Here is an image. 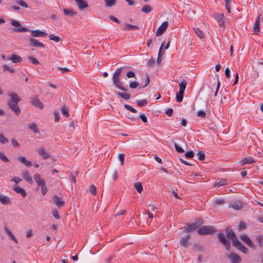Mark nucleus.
<instances>
[{
    "label": "nucleus",
    "mask_w": 263,
    "mask_h": 263,
    "mask_svg": "<svg viewBox=\"0 0 263 263\" xmlns=\"http://www.w3.org/2000/svg\"><path fill=\"white\" fill-rule=\"evenodd\" d=\"M9 96L10 99L8 101L7 105L12 111L14 112L16 116L20 115L21 110L18 105V103L21 101V98L15 92L10 93Z\"/></svg>",
    "instance_id": "nucleus-1"
},
{
    "label": "nucleus",
    "mask_w": 263,
    "mask_h": 263,
    "mask_svg": "<svg viewBox=\"0 0 263 263\" xmlns=\"http://www.w3.org/2000/svg\"><path fill=\"white\" fill-rule=\"evenodd\" d=\"M123 67L118 68L114 72L112 76L113 84L117 88L124 91H127V89L123 86V83L120 80V76L122 73Z\"/></svg>",
    "instance_id": "nucleus-2"
},
{
    "label": "nucleus",
    "mask_w": 263,
    "mask_h": 263,
    "mask_svg": "<svg viewBox=\"0 0 263 263\" xmlns=\"http://www.w3.org/2000/svg\"><path fill=\"white\" fill-rule=\"evenodd\" d=\"M33 178L38 186L41 187V193L43 195H45L47 191V187L46 185L45 181L44 179L41 178L39 174H35L33 176Z\"/></svg>",
    "instance_id": "nucleus-3"
},
{
    "label": "nucleus",
    "mask_w": 263,
    "mask_h": 263,
    "mask_svg": "<svg viewBox=\"0 0 263 263\" xmlns=\"http://www.w3.org/2000/svg\"><path fill=\"white\" fill-rule=\"evenodd\" d=\"M11 24L14 27H18L17 28H12L11 31L12 32H23L30 31L29 29L25 27L21 26V23L17 21L11 20Z\"/></svg>",
    "instance_id": "nucleus-4"
},
{
    "label": "nucleus",
    "mask_w": 263,
    "mask_h": 263,
    "mask_svg": "<svg viewBox=\"0 0 263 263\" xmlns=\"http://www.w3.org/2000/svg\"><path fill=\"white\" fill-rule=\"evenodd\" d=\"M215 231V229L212 226H202L199 228L197 232L200 235H205L213 234Z\"/></svg>",
    "instance_id": "nucleus-5"
},
{
    "label": "nucleus",
    "mask_w": 263,
    "mask_h": 263,
    "mask_svg": "<svg viewBox=\"0 0 263 263\" xmlns=\"http://www.w3.org/2000/svg\"><path fill=\"white\" fill-rule=\"evenodd\" d=\"M217 237L219 241L223 244L226 249L227 250H230L231 248V242L227 239L225 235L222 233H219L218 234Z\"/></svg>",
    "instance_id": "nucleus-6"
},
{
    "label": "nucleus",
    "mask_w": 263,
    "mask_h": 263,
    "mask_svg": "<svg viewBox=\"0 0 263 263\" xmlns=\"http://www.w3.org/2000/svg\"><path fill=\"white\" fill-rule=\"evenodd\" d=\"M30 103L34 107L40 109L44 107L43 103L40 100L38 96H35L30 98Z\"/></svg>",
    "instance_id": "nucleus-7"
},
{
    "label": "nucleus",
    "mask_w": 263,
    "mask_h": 263,
    "mask_svg": "<svg viewBox=\"0 0 263 263\" xmlns=\"http://www.w3.org/2000/svg\"><path fill=\"white\" fill-rule=\"evenodd\" d=\"M239 237L244 242H245L247 244L248 246L253 249H255V245L253 243L252 240L250 239V238L247 235L243 234L240 235Z\"/></svg>",
    "instance_id": "nucleus-8"
},
{
    "label": "nucleus",
    "mask_w": 263,
    "mask_h": 263,
    "mask_svg": "<svg viewBox=\"0 0 263 263\" xmlns=\"http://www.w3.org/2000/svg\"><path fill=\"white\" fill-rule=\"evenodd\" d=\"M168 26V23L167 22H164L162 23L160 26L157 29L156 32V35L157 36L161 35L166 30Z\"/></svg>",
    "instance_id": "nucleus-9"
},
{
    "label": "nucleus",
    "mask_w": 263,
    "mask_h": 263,
    "mask_svg": "<svg viewBox=\"0 0 263 263\" xmlns=\"http://www.w3.org/2000/svg\"><path fill=\"white\" fill-rule=\"evenodd\" d=\"M36 152L40 156H42L44 159H47L50 157V155L46 151L43 147H40L36 149Z\"/></svg>",
    "instance_id": "nucleus-10"
},
{
    "label": "nucleus",
    "mask_w": 263,
    "mask_h": 263,
    "mask_svg": "<svg viewBox=\"0 0 263 263\" xmlns=\"http://www.w3.org/2000/svg\"><path fill=\"white\" fill-rule=\"evenodd\" d=\"M232 263H240L242 259L239 255L236 253H231L228 256Z\"/></svg>",
    "instance_id": "nucleus-11"
},
{
    "label": "nucleus",
    "mask_w": 263,
    "mask_h": 263,
    "mask_svg": "<svg viewBox=\"0 0 263 263\" xmlns=\"http://www.w3.org/2000/svg\"><path fill=\"white\" fill-rule=\"evenodd\" d=\"M29 44L31 47L44 48L45 46L43 43L39 42L34 38H30L29 39Z\"/></svg>",
    "instance_id": "nucleus-12"
},
{
    "label": "nucleus",
    "mask_w": 263,
    "mask_h": 263,
    "mask_svg": "<svg viewBox=\"0 0 263 263\" xmlns=\"http://www.w3.org/2000/svg\"><path fill=\"white\" fill-rule=\"evenodd\" d=\"M53 201L55 204L60 209L61 207L64 206L65 202L62 200V199L57 195H54L52 198Z\"/></svg>",
    "instance_id": "nucleus-13"
},
{
    "label": "nucleus",
    "mask_w": 263,
    "mask_h": 263,
    "mask_svg": "<svg viewBox=\"0 0 263 263\" xmlns=\"http://www.w3.org/2000/svg\"><path fill=\"white\" fill-rule=\"evenodd\" d=\"M190 239V235L189 234L185 237H183L180 240V245L183 247L187 248L190 244L189 242Z\"/></svg>",
    "instance_id": "nucleus-14"
},
{
    "label": "nucleus",
    "mask_w": 263,
    "mask_h": 263,
    "mask_svg": "<svg viewBox=\"0 0 263 263\" xmlns=\"http://www.w3.org/2000/svg\"><path fill=\"white\" fill-rule=\"evenodd\" d=\"M31 35L34 37H45L47 35V33L45 31H41L40 30H34L30 31Z\"/></svg>",
    "instance_id": "nucleus-15"
},
{
    "label": "nucleus",
    "mask_w": 263,
    "mask_h": 263,
    "mask_svg": "<svg viewBox=\"0 0 263 263\" xmlns=\"http://www.w3.org/2000/svg\"><path fill=\"white\" fill-rule=\"evenodd\" d=\"M256 161L253 158L251 157H246L241 160L240 163L242 165H244L248 164H253Z\"/></svg>",
    "instance_id": "nucleus-16"
},
{
    "label": "nucleus",
    "mask_w": 263,
    "mask_h": 263,
    "mask_svg": "<svg viewBox=\"0 0 263 263\" xmlns=\"http://www.w3.org/2000/svg\"><path fill=\"white\" fill-rule=\"evenodd\" d=\"M198 228V226L195 223L189 224L187 227L182 231L183 233H190L195 231Z\"/></svg>",
    "instance_id": "nucleus-17"
},
{
    "label": "nucleus",
    "mask_w": 263,
    "mask_h": 263,
    "mask_svg": "<svg viewBox=\"0 0 263 263\" xmlns=\"http://www.w3.org/2000/svg\"><path fill=\"white\" fill-rule=\"evenodd\" d=\"M76 3L79 9L83 10L84 8H86L88 7V5L87 2L84 0H74Z\"/></svg>",
    "instance_id": "nucleus-18"
},
{
    "label": "nucleus",
    "mask_w": 263,
    "mask_h": 263,
    "mask_svg": "<svg viewBox=\"0 0 263 263\" xmlns=\"http://www.w3.org/2000/svg\"><path fill=\"white\" fill-rule=\"evenodd\" d=\"M214 18L217 21L219 26H221L224 25V17L223 14L216 13L214 14Z\"/></svg>",
    "instance_id": "nucleus-19"
},
{
    "label": "nucleus",
    "mask_w": 263,
    "mask_h": 263,
    "mask_svg": "<svg viewBox=\"0 0 263 263\" xmlns=\"http://www.w3.org/2000/svg\"><path fill=\"white\" fill-rule=\"evenodd\" d=\"M7 60H11L13 63H21L23 61L22 58L20 56L15 54H12Z\"/></svg>",
    "instance_id": "nucleus-20"
},
{
    "label": "nucleus",
    "mask_w": 263,
    "mask_h": 263,
    "mask_svg": "<svg viewBox=\"0 0 263 263\" xmlns=\"http://www.w3.org/2000/svg\"><path fill=\"white\" fill-rule=\"evenodd\" d=\"M226 234L227 237L229 239H232L236 236L232 229L228 227L226 229Z\"/></svg>",
    "instance_id": "nucleus-21"
},
{
    "label": "nucleus",
    "mask_w": 263,
    "mask_h": 263,
    "mask_svg": "<svg viewBox=\"0 0 263 263\" xmlns=\"http://www.w3.org/2000/svg\"><path fill=\"white\" fill-rule=\"evenodd\" d=\"M22 175L24 179L26 180L28 182H29L31 184H32L33 181L32 178L27 171L23 172L22 173Z\"/></svg>",
    "instance_id": "nucleus-22"
},
{
    "label": "nucleus",
    "mask_w": 263,
    "mask_h": 263,
    "mask_svg": "<svg viewBox=\"0 0 263 263\" xmlns=\"http://www.w3.org/2000/svg\"><path fill=\"white\" fill-rule=\"evenodd\" d=\"M13 189L16 193L21 194L23 197H25L27 196V194L25 190L21 187L18 186H14Z\"/></svg>",
    "instance_id": "nucleus-23"
},
{
    "label": "nucleus",
    "mask_w": 263,
    "mask_h": 263,
    "mask_svg": "<svg viewBox=\"0 0 263 263\" xmlns=\"http://www.w3.org/2000/svg\"><path fill=\"white\" fill-rule=\"evenodd\" d=\"M63 13L65 15L69 17H72L77 14V12L72 9H64Z\"/></svg>",
    "instance_id": "nucleus-24"
},
{
    "label": "nucleus",
    "mask_w": 263,
    "mask_h": 263,
    "mask_svg": "<svg viewBox=\"0 0 263 263\" xmlns=\"http://www.w3.org/2000/svg\"><path fill=\"white\" fill-rule=\"evenodd\" d=\"M0 202L3 204H11V201L9 197L0 195Z\"/></svg>",
    "instance_id": "nucleus-25"
},
{
    "label": "nucleus",
    "mask_w": 263,
    "mask_h": 263,
    "mask_svg": "<svg viewBox=\"0 0 263 263\" xmlns=\"http://www.w3.org/2000/svg\"><path fill=\"white\" fill-rule=\"evenodd\" d=\"M226 184H227V180L224 179H221L216 181L215 186L219 187Z\"/></svg>",
    "instance_id": "nucleus-26"
},
{
    "label": "nucleus",
    "mask_w": 263,
    "mask_h": 263,
    "mask_svg": "<svg viewBox=\"0 0 263 263\" xmlns=\"http://www.w3.org/2000/svg\"><path fill=\"white\" fill-rule=\"evenodd\" d=\"M187 82L185 80H182L180 83H179V90L180 91L184 92V90L186 88Z\"/></svg>",
    "instance_id": "nucleus-27"
},
{
    "label": "nucleus",
    "mask_w": 263,
    "mask_h": 263,
    "mask_svg": "<svg viewBox=\"0 0 263 263\" xmlns=\"http://www.w3.org/2000/svg\"><path fill=\"white\" fill-rule=\"evenodd\" d=\"M152 10V7L148 5H144L141 9V11L146 14L149 13Z\"/></svg>",
    "instance_id": "nucleus-28"
},
{
    "label": "nucleus",
    "mask_w": 263,
    "mask_h": 263,
    "mask_svg": "<svg viewBox=\"0 0 263 263\" xmlns=\"http://www.w3.org/2000/svg\"><path fill=\"white\" fill-rule=\"evenodd\" d=\"M28 128L33 131L34 133H39V130L37 125L35 123H31L28 124Z\"/></svg>",
    "instance_id": "nucleus-29"
},
{
    "label": "nucleus",
    "mask_w": 263,
    "mask_h": 263,
    "mask_svg": "<svg viewBox=\"0 0 263 263\" xmlns=\"http://www.w3.org/2000/svg\"><path fill=\"white\" fill-rule=\"evenodd\" d=\"M116 95L125 100H129L131 98L130 95L129 93H126V92L123 93V92H117Z\"/></svg>",
    "instance_id": "nucleus-30"
},
{
    "label": "nucleus",
    "mask_w": 263,
    "mask_h": 263,
    "mask_svg": "<svg viewBox=\"0 0 263 263\" xmlns=\"http://www.w3.org/2000/svg\"><path fill=\"white\" fill-rule=\"evenodd\" d=\"M125 28H124V30H132V29H135V30H139V27L137 26H135L133 25H130L128 23H125Z\"/></svg>",
    "instance_id": "nucleus-31"
},
{
    "label": "nucleus",
    "mask_w": 263,
    "mask_h": 263,
    "mask_svg": "<svg viewBox=\"0 0 263 263\" xmlns=\"http://www.w3.org/2000/svg\"><path fill=\"white\" fill-rule=\"evenodd\" d=\"M184 93V92H183L179 91V92L176 93V101L177 102L180 103L182 101L183 99Z\"/></svg>",
    "instance_id": "nucleus-32"
},
{
    "label": "nucleus",
    "mask_w": 263,
    "mask_h": 263,
    "mask_svg": "<svg viewBox=\"0 0 263 263\" xmlns=\"http://www.w3.org/2000/svg\"><path fill=\"white\" fill-rule=\"evenodd\" d=\"M242 205L240 202H236L229 205V208H232L235 210H239L241 209Z\"/></svg>",
    "instance_id": "nucleus-33"
},
{
    "label": "nucleus",
    "mask_w": 263,
    "mask_h": 263,
    "mask_svg": "<svg viewBox=\"0 0 263 263\" xmlns=\"http://www.w3.org/2000/svg\"><path fill=\"white\" fill-rule=\"evenodd\" d=\"M237 249L244 254H247L249 253V249L246 247H245L244 245H243L242 243H241L237 248Z\"/></svg>",
    "instance_id": "nucleus-34"
},
{
    "label": "nucleus",
    "mask_w": 263,
    "mask_h": 263,
    "mask_svg": "<svg viewBox=\"0 0 263 263\" xmlns=\"http://www.w3.org/2000/svg\"><path fill=\"white\" fill-rule=\"evenodd\" d=\"M134 187L139 193H141L143 191V186L141 182H138L134 184Z\"/></svg>",
    "instance_id": "nucleus-35"
},
{
    "label": "nucleus",
    "mask_w": 263,
    "mask_h": 263,
    "mask_svg": "<svg viewBox=\"0 0 263 263\" xmlns=\"http://www.w3.org/2000/svg\"><path fill=\"white\" fill-rule=\"evenodd\" d=\"M256 240L260 248H262L263 247V236L259 235H257Z\"/></svg>",
    "instance_id": "nucleus-36"
},
{
    "label": "nucleus",
    "mask_w": 263,
    "mask_h": 263,
    "mask_svg": "<svg viewBox=\"0 0 263 263\" xmlns=\"http://www.w3.org/2000/svg\"><path fill=\"white\" fill-rule=\"evenodd\" d=\"M106 7H111L115 5L116 3V0H104Z\"/></svg>",
    "instance_id": "nucleus-37"
},
{
    "label": "nucleus",
    "mask_w": 263,
    "mask_h": 263,
    "mask_svg": "<svg viewBox=\"0 0 263 263\" xmlns=\"http://www.w3.org/2000/svg\"><path fill=\"white\" fill-rule=\"evenodd\" d=\"M148 103V101L146 99H143L141 100H138L136 102L137 105L140 107L145 106Z\"/></svg>",
    "instance_id": "nucleus-38"
},
{
    "label": "nucleus",
    "mask_w": 263,
    "mask_h": 263,
    "mask_svg": "<svg viewBox=\"0 0 263 263\" xmlns=\"http://www.w3.org/2000/svg\"><path fill=\"white\" fill-rule=\"evenodd\" d=\"M194 30L196 34L200 39H202L203 38L204 36L203 33L200 29H199L198 28H194Z\"/></svg>",
    "instance_id": "nucleus-39"
},
{
    "label": "nucleus",
    "mask_w": 263,
    "mask_h": 263,
    "mask_svg": "<svg viewBox=\"0 0 263 263\" xmlns=\"http://www.w3.org/2000/svg\"><path fill=\"white\" fill-rule=\"evenodd\" d=\"M241 243L236 236L232 239V245L234 247L237 248Z\"/></svg>",
    "instance_id": "nucleus-40"
},
{
    "label": "nucleus",
    "mask_w": 263,
    "mask_h": 263,
    "mask_svg": "<svg viewBox=\"0 0 263 263\" xmlns=\"http://www.w3.org/2000/svg\"><path fill=\"white\" fill-rule=\"evenodd\" d=\"M61 111L62 114L65 116L66 117H69V109L66 107H63L61 108Z\"/></svg>",
    "instance_id": "nucleus-41"
},
{
    "label": "nucleus",
    "mask_w": 263,
    "mask_h": 263,
    "mask_svg": "<svg viewBox=\"0 0 263 263\" xmlns=\"http://www.w3.org/2000/svg\"><path fill=\"white\" fill-rule=\"evenodd\" d=\"M49 40L54 41L55 42H59L61 41V39L59 36L54 35L52 34H49Z\"/></svg>",
    "instance_id": "nucleus-42"
},
{
    "label": "nucleus",
    "mask_w": 263,
    "mask_h": 263,
    "mask_svg": "<svg viewBox=\"0 0 263 263\" xmlns=\"http://www.w3.org/2000/svg\"><path fill=\"white\" fill-rule=\"evenodd\" d=\"M8 142V139L6 138L3 134H0V143L2 144H6Z\"/></svg>",
    "instance_id": "nucleus-43"
},
{
    "label": "nucleus",
    "mask_w": 263,
    "mask_h": 263,
    "mask_svg": "<svg viewBox=\"0 0 263 263\" xmlns=\"http://www.w3.org/2000/svg\"><path fill=\"white\" fill-rule=\"evenodd\" d=\"M16 3L22 7L28 8L27 4L23 0H16Z\"/></svg>",
    "instance_id": "nucleus-44"
},
{
    "label": "nucleus",
    "mask_w": 263,
    "mask_h": 263,
    "mask_svg": "<svg viewBox=\"0 0 263 263\" xmlns=\"http://www.w3.org/2000/svg\"><path fill=\"white\" fill-rule=\"evenodd\" d=\"M247 228V226L245 222L241 221L238 225V231L245 230Z\"/></svg>",
    "instance_id": "nucleus-45"
},
{
    "label": "nucleus",
    "mask_w": 263,
    "mask_h": 263,
    "mask_svg": "<svg viewBox=\"0 0 263 263\" xmlns=\"http://www.w3.org/2000/svg\"><path fill=\"white\" fill-rule=\"evenodd\" d=\"M0 159L5 162H9L10 160L3 153H0Z\"/></svg>",
    "instance_id": "nucleus-46"
},
{
    "label": "nucleus",
    "mask_w": 263,
    "mask_h": 263,
    "mask_svg": "<svg viewBox=\"0 0 263 263\" xmlns=\"http://www.w3.org/2000/svg\"><path fill=\"white\" fill-rule=\"evenodd\" d=\"M197 155L199 157V158H198L199 160H200L201 161H203V160H204V159H205V154H204L203 152H202V151H199L197 153Z\"/></svg>",
    "instance_id": "nucleus-47"
},
{
    "label": "nucleus",
    "mask_w": 263,
    "mask_h": 263,
    "mask_svg": "<svg viewBox=\"0 0 263 263\" xmlns=\"http://www.w3.org/2000/svg\"><path fill=\"white\" fill-rule=\"evenodd\" d=\"M260 30V26L259 24L257 23H255L254 24V27H253V31L255 34L258 33L259 32Z\"/></svg>",
    "instance_id": "nucleus-48"
},
{
    "label": "nucleus",
    "mask_w": 263,
    "mask_h": 263,
    "mask_svg": "<svg viewBox=\"0 0 263 263\" xmlns=\"http://www.w3.org/2000/svg\"><path fill=\"white\" fill-rule=\"evenodd\" d=\"M124 107L125 108H126V109H127L128 110L132 112L136 113L137 112L135 108H133L131 106L129 105L125 104Z\"/></svg>",
    "instance_id": "nucleus-49"
},
{
    "label": "nucleus",
    "mask_w": 263,
    "mask_h": 263,
    "mask_svg": "<svg viewBox=\"0 0 263 263\" xmlns=\"http://www.w3.org/2000/svg\"><path fill=\"white\" fill-rule=\"evenodd\" d=\"M28 59L33 64L36 65L39 64L38 60L32 56L29 57Z\"/></svg>",
    "instance_id": "nucleus-50"
},
{
    "label": "nucleus",
    "mask_w": 263,
    "mask_h": 263,
    "mask_svg": "<svg viewBox=\"0 0 263 263\" xmlns=\"http://www.w3.org/2000/svg\"><path fill=\"white\" fill-rule=\"evenodd\" d=\"M197 115L202 118H205L206 117V113L205 111L202 110H199L197 112Z\"/></svg>",
    "instance_id": "nucleus-51"
},
{
    "label": "nucleus",
    "mask_w": 263,
    "mask_h": 263,
    "mask_svg": "<svg viewBox=\"0 0 263 263\" xmlns=\"http://www.w3.org/2000/svg\"><path fill=\"white\" fill-rule=\"evenodd\" d=\"M139 85V83L137 81H133L130 82L129 87L132 89L136 88Z\"/></svg>",
    "instance_id": "nucleus-52"
},
{
    "label": "nucleus",
    "mask_w": 263,
    "mask_h": 263,
    "mask_svg": "<svg viewBox=\"0 0 263 263\" xmlns=\"http://www.w3.org/2000/svg\"><path fill=\"white\" fill-rule=\"evenodd\" d=\"M149 82H150V80H149V76L148 74L146 73L145 84L144 86L140 87V88H143L145 87L146 86H147L148 85V84L149 83Z\"/></svg>",
    "instance_id": "nucleus-53"
},
{
    "label": "nucleus",
    "mask_w": 263,
    "mask_h": 263,
    "mask_svg": "<svg viewBox=\"0 0 263 263\" xmlns=\"http://www.w3.org/2000/svg\"><path fill=\"white\" fill-rule=\"evenodd\" d=\"M89 192L92 195H95L96 194V187L94 185H91L89 188Z\"/></svg>",
    "instance_id": "nucleus-54"
},
{
    "label": "nucleus",
    "mask_w": 263,
    "mask_h": 263,
    "mask_svg": "<svg viewBox=\"0 0 263 263\" xmlns=\"http://www.w3.org/2000/svg\"><path fill=\"white\" fill-rule=\"evenodd\" d=\"M185 156L187 158H192L194 156V154L193 151H187L185 153Z\"/></svg>",
    "instance_id": "nucleus-55"
},
{
    "label": "nucleus",
    "mask_w": 263,
    "mask_h": 263,
    "mask_svg": "<svg viewBox=\"0 0 263 263\" xmlns=\"http://www.w3.org/2000/svg\"><path fill=\"white\" fill-rule=\"evenodd\" d=\"M175 148L176 149V151L179 153H182L184 152L183 149L179 146L178 144L176 143L175 144Z\"/></svg>",
    "instance_id": "nucleus-56"
},
{
    "label": "nucleus",
    "mask_w": 263,
    "mask_h": 263,
    "mask_svg": "<svg viewBox=\"0 0 263 263\" xmlns=\"http://www.w3.org/2000/svg\"><path fill=\"white\" fill-rule=\"evenodd\" d=\"M125 155L123 154H120L119 155V159L121 162V165H122L124 163Z\"/></svg>",
    "instance_id": "nucleus-57"
},
{
    "label": "nucleus",
    "mask_w": 263,
    "mask_h": 263,
    "mask_svg": "<svg viewBox=\"0 0 263 263\" xmlns=\"http://www.w3.org/2000/svg\"><path fill=\"white\" fill-rule=\"evenodd\" d=\"M231 0H225L226 5L225 7L226 8L227 11L229 13H231L230 7L229 5V3L230 2Z\"/></svg>",
    "instance_id": "nucleus-58"
},
{
    "label": "nucleus",
    "mask_w": 263,
    "mask_h": 263,
    "mask_svg": "<svg viewBox=\"0 0 263 263\" xmlns=\"http://www.w3.org/2000/svg\"><path fill=\"white\" fill-rule=\"evenodd\" d=\"M11 143L12 144V145L14 146V147H18L20 146V143L17 142V141H16V140L15 139H12L11 140Z\"/></svg>",
    "instance_id": "nucleus-59"
},
{
    "label": "nucleus",
    "mask_w": 263,
    "mask_h": 263,
    "mask_svg": "<svg viewBox=\"0 0 263 263\" xmlns=\"http://www.w3.org/2000/svg\"><path fill=\"white\" fill-rule=\"evenodd\" d=\"M52 214L53 217H54L55 219H60V217L59 214V212L57 210H53L52 211Z\"/></svg>",
    "instance_id": "nucleus-60"
},
{
    "label": "nucleus",
    "mask_w": 263,
    "mask_h": 263,
    "mask_svg": "<svg viewBox=\"0 0 263 263\" xmlns=\"http://www.w3.org/2000/svg\"><path fill=\"white\" fill-rule=\"evenodd\" d=\"M109 18L112 21H114L115 22L118 23V24H119L120 23V21L115 16H114V15H110L109 16Z\"/></svg>",
    "instance_id": "nucleus-61"
},
{
    "label": "nucleus",
    "mask_w": 263,
    "mask_h": 263,
    "mask_svg": "<svg viewBox=\"0 0 263 263\" xmlns=\"http://www.w3.org/2000/svg\"><path fill=\"white\" fill-rule=\"evenodd\" d=\"M126 77L128 78H134L135 77V73L132 71H129L126 73Z\"/></svg>",
    "instance_id": "nucleus-62"
},
{
    "label": "nucleus",
    "mask_w": 263,
    "mask_h": 263,
    "mask_svg": "<svg viewBox=\"0 0 263 263\" xmlns=\"http://www.w3.org/2000/svg\"><path fill=\"white\" fill-rule=\"evenodd\" d=\"M155 63V59L152 58L147 62V65L149 67L152 66Z\"/></svg>",
    "instance_id": "nucleus-63"
},
{
    "label": "nucleus",
    "mask_w": 263,
    "mask_h": 263,
    "mask_svg": "<svg viewBox=\"0 0 263 263\" xmlns=\"http://www.w3.org/2000/svg\"><path fill=\"white\" fill-rule=\"evenodd\" d=\"M173 109L171 108H168L165 111V114L169 117H171L173 115Z\"/></svg>",
    "instance_id": "nucleus-64"
}]
</instances>
